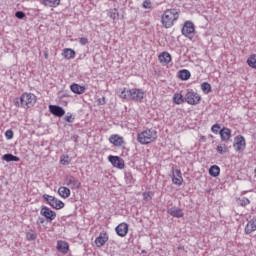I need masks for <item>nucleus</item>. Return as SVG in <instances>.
I'll use <instances>...</instances> for the list:
<instances>
[{
	"label": "nucleus",
	"mask_w": 256,
	"mask_h": 256,
	"mask_svg": "<svg viewBox=\"0 0 256 256\" xmlns=\"http://www.w3.org/2000/svg\"><path fill=\"white\" fill-rule=\"evenodd\" d=\"M121 99H126L127 101H136L141 103L145 97V92L141 89L132 88L127 90L124 88L120 93Z\"/></svg>",
	"instance_id": "1"
},
{
	"label": "nucleus",
	"mask_w": 256,
	"mask_h": 256,
	"mask_svg": "<svg viewBox=\"0 0 256 256\" xmlns=\"http://www.w3.org/2000/svg\"><path fill=\"white\" fill-rule=\"evenodd\" d=\"M178 19L179 12H177V9H168L162 14L161 23L165 29H170Z\"/></svg>",
	"instance_id": "2"
},
{
	"label": "nucleus",
	"mask_w": 256,
	"mask_h": 256,
	"mask_svg": "<svg viewBox=\"0 0 256 256\" xmlns=\"http://www.w3.org/2000/svg\"><path fill=\"white\" fill-rule=\"evenodd\" d=\"M157 140V131L153 129H146L137 134V141L140 145H149Z\"/></svg>",
	"instance_id": "3"
},
{
	"label": "nucleus",
	"mask_w": 256,
	"mask_h": 256,
	"mask_svg": "<svg viewBox=\"0 0 256 256\" xmlns=\"http://www.w3.org/2000/svg\"><path fill=\"white\" fill-rule=\"evenodd\" d=\"M37 103V96L33 93H23L20 97V105L23 109H31Z\"/></svg>",
	"instance_id": "4"
},
{
	"label": "nucleus",
	"mask_w": 256,
	"mask_h": 256,
	"mask_svg": "<svg viewBox=\"0 0 256 256\" xmlns=\"http://www.w3.org/2000/svg\"><path fill=\"white\" fill-rule=\"evenodd\" d=\"M182 35L188 39H193L195 37V24L191 21H186L182 28Z\"/></svg>",
	"instance_id": "5"
},
{
	"label": "nucleus",
	"mask_w": 256,
	"mask_h": 256,
	"mask_svg": "<svg viewBox=\"0 0 256 256\" xmlns=\"http://www.w3.org/2000/svg\"><path fill=\"white\" fill-rule=\"evenodd\" d=\"M40 215H42V217H45L47 223H51L52 221H55V219L57 218V213L47 206L41 207Z\"/></svg>",
	"instance_id": "6"
},
{
	"label": "nucleus",
	"mask_w": 256,
	"mask_h": 256,
	"mask_svg": "<svg viewBox=\"0 0 256 256\" xmlns=\"http://www.w3.org/2000/svg\"><path fill=\"white\" fill-rule=\"evenodd\" d=\"M184 99L188 105H199L201 96H199L197 92L191 90L186 93Z\"/></svg>",
	"instance_id": "7"
},
{
	"label": "nucleus",
	"mask_w": 256,
	"mask_h": 256,
	"mask_svg": "<svg viewBox=\"0 0 256 256\" xmlns=\"http://www.w3.org/2000/svg\"><path fill=\"white\" fill-rule=\"evenodd\" d=\"M245 137L239 135L234 138V148L236 153H243L245 151Z\"/></svg>",
	"instance_id": "8"
},
{
	"label": "nucleus",
	"mask_w": 256,
	"mask_h": 256,
	"mask_svg": "<svg viewBox=\"0 0 256 256\" xmlns=\"http://www.w3.org/2000/svg\"><path fill=\"white\" fill-rule=\"evenodd\" d=\"M108 161H110L113 167H116L117 169H125V161L119 156L110 155Z\"/></svg>",
	"instance_id": "9"
},
{
	"label": "nucleus",
	"mask_w": 256,
	"mask_h": 256,
	"mask_svg": "<svg viewBox=\"0 0 256 256\" xmlns=\"http://www.w3.org/2000/svg\"><path fill=\"white\" fill-rule=\"evenodd\" d=\"M65 181L67 187H70V189H81V182H79V179L75 178L74 176H66Z\"/></svg>",
	"instance_id": "10"
},
{
	"label": "nucleus",
	"mask_w": 256,
	"mask_h": 256,
	"mask_svg": "<svg viewBox=\"0 0 256 256\" xmlns=\"http://www.w3.org/2000/svg\"><path fill=\"white\" fill-rule=\"evenodd\" d=\"M109 142L114 145V147H121V145H125V140L122 136L118 134H113L109 138Z\"/></svg>",
	"instance_id": "11"
},
{
	"label": "nucleus",
	"mask_w": 256,
	"mask_h": 256,
	"mask_svg": "<svg viewBox=\"0 0 256 256\" xmlns=\"http://www.w3.org/2000/svg\"><path fill=\"white\" fill-rule=\"evenodd\" d=\"M49 111L55 117H63V115H65V109H63V107L58 105H50Z\"/></svg>",
	"instance_id": "12"
},
{
	"label": "nucleus",
	"mask_w": 256,
	"mask_h": 256,
	"mask_svg": "<svg viewBox=\"0 0 256 256\" xmlns=\"http://www.w3.org/2000/svg\"><path fill=\"white\" fill-rule=\"evenodd\" d=\"M115 231L119 237H125L129 233V225L127 223H120L115 228Z\"/></svg>",
	"instance_id": "13"
},
{
	"label": "nucleus",
	"mask_w": 256,
	"mask_h": 256,
	"mask_svg": "<svg viewBox=\"0 0 256 256\" xmlns=\"http://www.w3.org/2000/svg\"><path fill=\"white\" fill-rule=\"evenodd\" d=\"M172 183L178 186L183 185V176H181V170L179 169L173 170Z\"/></svg>",
	"instance_id": "14"
},
{
	"label": "nucleus",
	"mask_w": 256,
	"mask_h": 256,
	"mask_svg": "<svg viewBox=\"0 0 256 256\" xmlns=\"http://www.w3.org/2000/svg\"><path fill=\"white\" fill-rule=\"evenodd\" d=\"M168 215H171V217H176V219H181L185 215L183 213V210L181 208L172 207L167 210Z\"/></svg>",
	"instance_id": "15"
},
{
	"label": "nucleus",
	"mask_w": 256,
	"mask_h": 256,
	"mask_svg": "<svg viewBox=\"0 0 256 256\" xmlns=\"http://www.w3.org/2000/svg\"><path fill=\"white\" fill-rule=\"evenodd\" d=\"M244 231H245L246 235H251V233H253V231H256V219L255 218L248 221V223L245 226Z\"/></svg>",
	"instance_id": "16"
},
{
	"label": "nucleus",
	"mask_w": 256,
	"mask_h": 256,
	"mask_svg": "<svg viewBox=\"0 0 256 256\" xmlns=\"http://www.w3.org/2000/svg\"><path fill=\"white\" fill-rule=\"evenodd\" d=\"M57 249L60 253L67 255V253H69V243H67L63 240H59L57 242Z\"/></svg>",
	"instance_id": "17"
},
{
	"label": "nucleus",
	"mask_w": 256,
	"mask_h": 256,
	"mask_svg": "<svg viewBox=\"0 0 256 256\" xmlns=\"http://www.w3.org/2000/svg\"><path fill=\"white\" fill-rule=\"evenodd\" d=\"M158 59L162 65H169L171 63V54L169 52H162Z\"/></svg>",
	"instance_id": "18"
},
{
	"label": "nucleus",
	"mask_w": 256,
	"mask_h": 256,
	"mask_svg": "<svg viewBox=\"0 0 256 256\" xmlns=\"http://www.w3.org/2000/svg\"><path fill=\"white\" fill-rule=\"evenodd\" d=\"M107 241H109V237L107 236V233H100V235L95 240V244L98 247H103V245H105Z\"/></svg>",
	"instance_id": "19"
},
{
	"label": "nucleus",
	"mask_w": 256,
	"mask_h": 256,
	"mask_svg": "<svg viewBox=\"0 0 256 256\" xmlns=\"http://www.w3.org/2000/svg\"><path fill=\"white\" fill-rule=\"evenodd\" d=\"M70 89L72 91V93H75L76 95H83V93H85V86H81L79 84H72L70 86Z\"/></svg>",
	"instance_id": "20"
},
{
	"label": "nucleus",
	"mask_w": 256,
	"mask_h": 256,
	"mask_svg": "<svg viewBox=\"0 0 256 256\" xmlns=\"http://www.w3.org/2000/svg\"><path fill=\"white\" fill-rule=\"evenodd\" d=\"M219 135L223 141H229L231 139V130L224 127L219 131Z\"/></svg>",
	"instance_id": "21"
},
{
	"label": "nucleus",
	"mask_w": 256,
	"mask_h": 256,
	"mask_svg": "<svg viewBox=\"0 0 256 256\" xmlns=\"http://www.w3.org/2000/svg\"><path fill=\"white\" fill-rule=\"evenodd\" d=\"M178 77L181 81H189V79H191V72L187 69L180 70L178 72Z\"/></svg>",
	"instance_id": "22"
},
{
	"label": "nucleus",
	"mask_w": 256,
	"mask_h": 256,
	"mask_svg": "<svg viewBox=\"0 0 256 256\" xmlns=\"http://www.w3.org/2000/svg\"><path fill=\"white\" fill-rule=\"evenodd\" d=\"M58 193L61 197H63V199H67L71 196V190L65 186H61L58 189Z\"/></svg>",
	"instance_id": "23"
},
{
	"label": "nucleus",
	"mask_w": 256,
	"mask_h": 256,
	"mask_svg": "<svg viewBox=\"0 0 256 256\" xmlns=\"http://www.w3.org/2000/svg\"><path fill=\"white\" fill-rule=\"evenodd\" d=\"M62 57H64V59H75V50L65 48L62 52Z\"/></svg>",
	"instance_id": "24"
},
{
	"label": "nucleus",
	"mask_w": 256,
	"mask_h": 256,
	"mask_svg": "<svg viewBox=\"0 0 256 256\" xmlns=\"http://www.w3.org/2000/svg\"><path fill=\"white\" fill-rule=\"evenodd\" d=\"M60 3L61 0H42V5H45V7H58Z\"/></svg>",
	"instance_id": "25"
},
{
	"label": "nucleus",
	"mask_w": 256,
	"mask_h": 256,
	"mask_svg": "<svg viewBox=\"0 0 256 256\" xmlns=\"http://www.w3.org/2000/svg\"><path fill=\"white\" fill-rule=\"evenodd\" d=\"M50 207L56 210L63 209V207H65V203L57 198H54V201L51 203Z\"/></svg>",
	"instance_id": "26"
},
{
	"label": "nucleus",
	"mask_w": 256,
	"mask_h": 256,
	"mask_svg": "<svg viewBox=\"0 0 256 256\" xmlns=\"http://www.w3.org/2000/svg\"><path fill=\"white\" fill-rule=\"evenodd\" d=\"M221 173V168L217 165H213L209 168V175L211 177H219V174Z\"/></svg>",
	"instance_id": "27"
},
{
	"label": "nucleus",
	"mask_w": 256,
	"mask_h": 256,
	"mask_svg": "<svg viewBox=\"0 0 256 256\" xmlns=\"http://www.w3.org/2000/svg\"><path fill=\"white\" fill-rule=\"evenodd\" d=\"M125 182L129 187H132V185H135V180L133 178V174L131 172H125Z\"/></svg>",
	"instance_id": "28"
},
{
	"label": "nucleus",
	"mask_w": 256,
	"mask_h": 256,
	"mask_svg": "<svg viewBox=\"0 0 256 256\" xmlns=\"http://www.w3.org/2000/svg\"><path fill=\"white\" fill-rule=\"evenodd\" d=\"M107 15L110 19H113V21H117V19H119V11H117V8L110 9Z\"/></svg>",
	"instance_id": "29"
},
{
	"label": "nucleus",
	"mask_w": 256,
	"mask_h": 256,
	"mask_svg": "<svg viewBox=\"0 0 256 256\" xmlns=\"http://www.w3.org/2000/svg\"><path fill=\"white\" fill-rule=\"evenodd\" d=\"M247 64L251 67V69H256V54H252L248 57Z\"/></svg>",
	"instance_id": "30"
},
{
	"label": "nucleus",
	"mask_w": 256,
	"mask_h": 256,
	"mask_svg": "<svg viewBox=\"0 0 256 256\" xmlns=\"http://www.w3.org/2000/svg\"><path fill=\"white\" fill-rule=\"evenodd\" d=\"M173 101L176 103V105H181V103H185V98H183L182 94H175Z\"/></svg>",
	"instance_id": "31"
},
{
	"label": "nucleus",
	"mask_w": 256,
	"mask_h": 256,
	"mask_svg": "<svg viewBox=\"0 0 256 256\" xmlns=\"http://www.w3.org/2000/svg\"><path fill=\"white\" fill-rule=\"evenodd\" d=\"M201 89L205 94L211 93V84H209L208 82H203L201 84Z\"/></svg>",
	"instance_id": "32"
},
{
	"label": "nucleus",
	"mask_w": 256,
	"mask_h": 256,
	"mask_svg": "<svg viewBox=\"0 0 256 256\" xmlns=\"http://www.w3.org/2000/svg\"><path fill=\"white\" fill-rule=\"evenodd\" d=\"M26 239L27 241H35L37 239V233H35L33 230L26 233Z\"/></svg>",
	"instance_id": "33"
},
{
	"label": "nucleus",
	"mask_w": 256,
	"mask_h": 256,
	"mask_svg": "<svg viewBox=\"0 0 256 256\" xmlns=\"http://www.w3.org/2000/svg\"><path fill=\"white\" fill-rule=\"evenodd\" d=\"M217 151L220 153V155H225L229 151L226 145H218L217 146Z\"/></svg>",
	"instance_id": "34"
},
{
	"label": "nucleus",
	"mask_w": 256,
	"mask_h": 256,
	"mask_svg": "<svg viewBox=\"0 0 256 256\" xmlns=\"http://www.w3.org/2000/svg\"><path fill=\"white\" fill-rule=\"evenodd\" d=\"M43 199H45V201L48 203V205H51L55 201L56 198L49 194H44Z\"/></svg>",
	"instance_id": "35"
},
{
	"label": "nucleus",
	"mask_w": 256,
	"mask_h": 256,
	"mask_svg": "<svg viewBox=\"0 0 256 256\" xmlns=\"http://www.w3.org/2000/svg\"><path fill=\"white\" fill-rule=\"evenodd\" d=\"M142 195H143L144 201H151V199H153V192L152 191L144 192Z\"/></svg>",
	"instance_id": "36"
},
{
	"label": "nucleus",
	"mask_w": 256,
	"mask_h": 256,
	"mask_svg": "<svg viewBox=\"0 0 256 256\" xmlns=\"http://www.w3.org/2000/svg\"><path fill=\"white\" fill-rule=\"evenodd\" d=\"M238 203L241 205V207H247L251 201L248 198H242L238 200Z\"/></svg>",
	"instance_id": "37"
},
{
	"label": "nucleus",
	"mask_w": 256,
	"mask_h": 256,
	"mask_svg": "<svg viewBox=\"0 0 256 256\" xmlns=\"http://www.w3.org/2000/svg\"><path fill=\"white\" fill-rule=\"evenodd\" d=\"M2 159H3V161L10 163V161H13V154H4L2 156Z\"/></svg>",
	"instance_id": "38"
},
{
	"label": "nucleus",
	"mask_w": 256,
	"mask_h": 256,
	"mask_svg": "<svg viewBox=\"0 0 256 256\" xmlns=\"http://www.w3.org/2000/svg\"><path fill=\"white\" fill-rule=\"evenodd\" d=\"M219 129H221V126H219V124H214L211 128V131L217 135L220 132Z\"/></svg>",
	"instance_id": "39"
},
{
	"label": "nucleus",
	"mask_w": 256,
	"mask_h": 256,
	"mask_svg": "<svg viewBox=\"0 0 256 256\" xmlns=\"http://www.w3.org/2000/svg\"><path fill=\"white\" fill-rule=\"evenodd\" d=\"M142 7H143L144 9H151V7H152L151 0H145V1L143 2V4H142Z\"/></svg>",
	"instance_id": "40"
},
{
	"label": "nucleus",
	"mask_w": 256,
	"mask_h": 256,
	"mask_svg": "<svg viewBox=\"0 0 256 256\" xmlns=\"http://www.w3.org/2000/svg\"><path fill=\"white\" fill-rule=\"evenodd\" d=\"M15 17H17V19H25V12L23 11H17L15 13Z\"/></svg>",
	"instance_id": "41"
},
{
	"label": "nucleus",
	"mask_w": 256,
	"mask_h": 256,
	"mask_svg": "<svg viewBox=\"0 0 256 256\" xmlns=\"http://www.w3.org/2000/svg\"><path fill=\"white\" fill-rule=\"evenodd\" d=\"M5 137L6 139L10 140V139H13V130H7L5 132Z\"/></svg>",
	"instance_id": "42"
},
{
	"label": "nucleus",
	"mask_w": 256,
	"mask_h": 256,
	"mask_svg": "<svg viewBox=\"0 0 256 256\" xmlns=\"http://www.w3.org/2000/svg\"><path fill=\"white\" fill-rule=\"evenodd\" d=\"M64 120L67 122V123H73L75 121V118L73 117V115H69V116H65L64 117Z\"/></svg>",
	"instance_id": "43"
},
{
	"label": "nucleus",
	"mask_w": 256,
	"mask_h": 256,
	"mask_svg": "<svg viewBox=\"0 0 256 256\" xmlns=\"http://www.w3.org/2000/svg\"><path fill=\"white\" fill-rule=\"evenodd\" d=\"M79 43L80 45H87V43H89V39L82 37L79 39Z\"/></svg>",
	"instance_id": "44"
},
{
	"label": "nucleus",
	"mask_w": 256,
	"mask_h": 256,
	"mask_svg": "<svg viewBox=\"0 0 256 256\" xmlns=\"http://www.w3.org/2000/svg\"><path fill=\"white\" fill-rule=\"evenodd\" d=\"M43 223H45V218L43 217H38L36 224L37 225H43Z\"/></svg>",
	"instance_id": "45"
},
{
	"label": "nucleus",
	"mask_w": 256,
	"mask_h": 256,
	"mask_svg": "<svg viewBox=\"0 0 256 256\" xmlns=\"http://www.w3.org/2000/svg\"><path fill=\"white\" fill-rule=\"evenodd\" d=\"M14 105H15L16 107H21V98H20V99H19V98H16L15 101H14Z\"/></svg>",
	"instance_id": "46"
},
{
	"label": "nucleus",
	"mask_w": 256,
	"mask_h": 256,
	"mask_svg": "<svg viewBox=\"0 0 256 256\" xmlns=\"http://www.w3.org/2000/svg\"><path fill=\"white\" fill-rule=\"evenodd\" d=\"M12 161L17 163V162L21 161V159L15 155H12Z\"/></svg>",
	"instance_id": "47"
},
{
	"label": "nucleus",
	"mask_w": 256,
	"mask_h": 256,
	"mask_svg": "<svg viewBox=\"0 0 256 256\" xmlns=\"http://www.w3.org/2000/svg\"><path fill=\"white\" fill-rule=\"evenodd\" d=\"M60 163L62 165H69V161L65 160V159H60Z\"/></svg>",
	"instance_id": "48"
},
{
	"label": "nucleus",
	"mask_w": 256,
	"mask_h": 256,
	"mask_svg": "<svg viewBox=\"0 0 256 256\" xmlns=\"http://www.w3.org/2000/svg\"><path fill=\"white\" fill-rule=\"evenodd\" d=\"M44 59H49V52L44 51Z\"/></svg>",
	"instance_id": "49"
},
{
	"label": "nucleus",
	"mask_w": 256,
	"mask_h": 256,
	"mask_svg": "<svg viewBox=\"0 0 256 256\" xmlns=\"http://www.w3.org/2000/svg\"><path fill=\"white\" fill-rule=\"evenodd\" d=\"M99 103H100V105H105V98H102V100L99 99Z\"/></svg>",
	"instance_id": "50"
},
{
	"label": "nucleus",
	"mask_w": 256,
	"mask_h": 256,
	"mask_svg": "<svg viewBox=\"0 0 256 256\" xmlns=\"http://www.w3.org/2000/svg\"><path fill=\"white\" fill-rule=\"evenodd\" d=\"M142 253H147V251L143 250Z\"/></svg>",
	"instance_id": "51"
}]
</instances>
